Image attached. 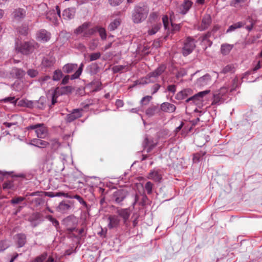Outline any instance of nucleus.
<instances>
[{"instance_id": "obj_24", "label": "nucleus", "mask_w": 262, "mask_h": 262, "mask_svg": "<svg viewBox=\"0 0 262 262\" xmlns=\"http://www.w3.org/2000/svg\"><path fill=\"white\" fill-rule=\"evenodd\" d=\"M148 178L151 179L155 182H160L162 178V175L158 170H152L149 173Z\"/></svg>"}, {"instance_id": "obj_46", "label": "nucleus", "mask_w": 262, "mask_h": 262, "mask_svg": "<svg viewBox=\"0 0 262 262\" xmlns=\"http://www.w3.org/2000/svg\"><path fill=\"white\" fill-rule=\"evenodd\" d=\"M14 187V185L12 181H8L4 183L3 188L4 189H12Z\"/></svg>"}, {"instance_id": "obj_1", "label": "nucleus", "mask_w": 262, "mask_h": 262, "mask_svg": "<svg viewBox=\"0 0 262 262\" xmlns=\"http://www.w3.org/2000/svg\"><path fill=\"white\" fill-rule=\"evenodd\" d=\"M149 8L147 6H136L132 12V19L134 23H140L144 20L148 14Z\"/></svg>"}, {"instance_id": "obj_29", "label": "nucleus", "mask_w": 262, "mask_h": 262, "mask_svg": "<svg viewBox=\"0 0 262 262\" xmlns=\"http://www.w3.org/2000/svg\"><path fill=\"white\" fill-rule=\"evenodd\" d=\"M46 99L44 97H40L38 101L34 102L35 107L43 110L45 107Z\"/></svg>"}, {"instance_id": "obj_54", "label": "nucleus", "mask_w": 262, "mask_h": 262, "mask_svg": "<svg viewBox=\"0 0 262 262\" xmlns=\"http://www.w3.org/2000/svg\"><path fill=\"white\" fill-rule=\"evenodd\" d=\"M228 90V89L226 86H223L220 89V90L217 93L219 95H221V96L223 97L227 93Z\"/></svg>"}, {"instance_id": "obj_49", "label": "nucleus", "mask_w": 262, "mask_h": 262, "mask_svg": "<svg viewBox=\"0 0 262 262\" xmlns=\"http://www.w3.org/2000/svg\"><path fill=\"white\" fill-rule=\"evenodd\" d=\"M166 67L164 65H161L159 66L158 68H157L155 71V73H156L158 76H160L161 75L164 71L165 70Z\"/></svg>"}, {"instance_id": "obj_23", "label": "nucleus", "mask_w": 262, "mask_h": 262, "mask_svg": "<svg viewBox=\"0 0 262 262\" xmlns=\"http://www.w3.org/2000/svg\"><path fill=\"white\" fill-rule=\"evenodd\" d=\"M16 243L18 247H23L26 243V236L24 233H19L16 235Z\"/></svg>"}, {"instance_id": "obj_8", "label": "nucleus", "mask_w": 262, "mask_h": 262, "mask_svg": "<svg viewBox=\"0 0 262 262\" xmlns=\"http://www.w3.org/2000/svg\"><path fill=\"white\" fill-rule=\"evenodd\" d=\"M209 90H205L202 92H200L194 95L189 97L186 100V103H188L190 101H192L193 103L196 104H199L203 100V98L209 93Z\"/></svg>"}, {"instance_id": "obj_40", "label": "nucleus", "mask_w": 262, "mask_h": 262, "mask_svg": "<svg viewBox=\"0 0 262 262\" xmlns=\"http://www.w3.org/2000/svg\"><path fill=\"white\" fill-rule=\"evenodd\" d=\"M89 69L91 74H95L98 72L99 67L96 63H92L90 66Z\"/></svg>"}, {"instance_id": "obj_31", "label": "nucleus", "mask_w": 262, "mask_h": 262, "mask_svg": "<svg viewBox=\"0 0 262 262\" xmlns=\"http://www.w3.org/2000/svg\"><path fill=\"white\" fill-rule=\"evenodd\" d=\"M233 46L229 44L222 45L221 48V53L223 55H227L232 50Z\"/></svg>"}, {"instance_id": "obj_3", "label": "nucleus", "mask_w": 262, "mask_h": 262, "mask_svg": "<svg viewBox=\"0 0 262 262\" xmlns=\"http://www.w3.org/2000/svg\"><path fill=\"white\" fill-rule=\"evenodd\" d=\"M91 23L89 22L84 23L74 30V33L76 35L81 34L83 38H90L95 33V29L89 28Z\"/></svg>"}, {"instance_id": "obj_64", "label": "nucleus", "mask_w": 262, "mask_h": 262, "mask_svg": "<svg viewBox=\"0 0 262 262\" xmlns=\"http://www.w3.org/2000/svg\"><path fill=\"white\" fill-rule=\"evenodd\" d=\"M158 13L154 12L150 14L149 18L150 20H155L158 18Z\"/></svg>"}, {"instance_id": "obj_42", "label": "nucleus", "mask_w": 262, "mask_h": 262, "mask_svg": "<svg viewBox=\"0 0 262 262\" xmlns=\"http://www.w3.org/2000/svg\"><path fill=\"white\" fill-rule=\"evenodd\" d=\"M152 99V97L150 96H146L142 98L140 101V103L142 105H147Z\"/></svg>"}, {"instance_id": "obj_18", "label": "nucleus", "mask_w": 262, "mask_h": 262, "mask_svg": "<svg viewBox=\"0 0 262 262\" xmlns=\"http://www.w3.org/2000/svg\"><path fill=\"white\" fill-rule=\"evenodd\" d=\"M37 39L42 42L48 41L51 37V34L45 30H40L36 34Z\"/></svg>"}, {"instance_id": "obj_38", "label": "nucleus", "mask_w": 262, "mask_h": 262, "mask_svg": "<svg viewBox=\"0 0 262 262\" xmlns=\"http://www.w3.org/2000/svg\"><path fill=\"white\" fill-rule=\"evenodd\" d=\"M62 76V73L60 70H56L54 71L52 79L54 81H58Z\"/></svg>"}, {"instance_id": "obj_15", "label": "nucleus", "mask_w": 262, "mask_h": 262, "mask_svg": "<svg viewBox=\"0 0 262 262\" xmlns=\"http://www.w3.org/2000/svg\"><path fill=\"white\" fill-rule=\"evenodd\" d=\"M212 20L210 14H205L202 18V23L199 27V29L201 31L207 29L211 24Z\"/></svg>"}, {"instance_id": "obj_35", "label": "nucleus", "mask_w": 262, "mask_h": 262, "mask_svg": "<svg viewBox=\"0 0 262 262\" xmlns=\"http://www.w3.org/2000/svg\"><path fill=\"white\" fill-rule=\"evenodd\" d=\"M77 67V64H67L63 67V72L66 73H70L75 69Z\"/></svg>"}, {"instance_id": "obj_50", "label": "nucleus", "mask_w": 262, "mask_h": 262, "mask_svg": "<svg viewBox=\"0 0 262 262\" xmlns=\"http://www.w3.org/2000/svg\"><path fill=\"white\" fill-rule=\"evenodd\" d=\"M47 219L51 221L53 225L56 228L59 226V222L55 218L53 217L51 215H48Z\"/></svg>"}, {"instance_id": "obj_55", "label": "nucleus", "mask_w": 262, "mask_h": 262, "mask_svg": "<svg viewBox=\"0 0 262 262\" xmlns=\"http://www.w3.org/2000/svg\"><path fill=\"white\" fill-rule=\"evenodd\" d=\"M92 83L95 86L94 91H97L101 89V83L99 80L93 81Z\"/></svg>"}, {"instance_id": "obj_2", "label": "nucleus", "mask_w": 262, "mask_h": 262, "mask_svg": "<svg viewBox=\"0 0 262 262\" xmlns=\"http://www.w3.org/2000/svg\"><path fill=\"white\" fill-rule=\"evenodd\" d=\"M37 45V43L34 41H26L20 43L17 42L15 45V49L18 52L27 55L33 52L35 46Z\"/></svg>"}, {"instance_id": "obj_10", "label": "nucleus", "mask_w": 262, "mask_h": 262, "mask_svg": "<svg viewBox=\"0 0 262 262\" xmlns=\"http://www.w3.org/2000/svg\"><path fill=\"white\" fill-rule=\"evenodd\" d=\"M83 111L82 108H77L73 110V112L68 114L66 116V120L67 122H72L76 119L80 118L82 116L81 112Z\"/></svg>"}, {"instance_id": "obj_25", "label": "nucleus", "mask_w": 262, "mask_h": 262, "mask_svg": "<svg viewBox=\"0 0 262 262\" xmlns=\"http://www.w3.org/2000/svg\"><path fill=\"white\" fill-rule=\"evenodd\" d=\"M55 62V59L52 57H44L42 60V64L43 67L49 68L53 66Z\"/></svg>"}, {"instance_id": "obj_32", "label": "nucleus", "mask_w": 262, "mask_h": 262, "mask_svg": "<svg viewBox=\"0 0 262 262\" xmlns=\"http://www.w3.org/2000/svg\"><path fill=\"white\" fill-rule=\"evenodd\" d=\"M120 25V19H116L113 21L111 22L108 26V29L110 31H113L118 28Z\"/></svg>"}, {"instance_id": "obj_58", "label": "nucleus", "mask_w": 262, "mask_h": 262, "mask_svg": "<svg viewBox=\"0 0 262 262\" xmlns=\"http://www.w3.org/2000/svg\"><path fill=\"white\" fill-rule=\"evenodd\" d=\"M125 66H122V65H119V66H114L113 68V71L115 73H117L121 71L125 68Z\"/></svg>"}, {"instance_id": "obj_16", "label": "nucleus", "mask_w": 262, "mask_h": 262, "mask_svg": "<svg viewBox=\"0 0 262 262\" xmlns=\"http://www.w3.org/2000/svg\"><path fill=\"white\" fill-rule=\"evenodd\" d=\"M71 208L72 206L69 203H67L66 201H62L57 207L56 210L62 213H67Z\"/></svg>"}, {"instance_id": "obj_63", "label": "nucleus", "mask_w": 262, "mask_h": 262, "mask_svg": "<svg viewBox=\"0 0 262 262\" xmlns=\"http://www.w3.org/2000/svg\"><path fill=\"white\" fill-rule=\"evenodd\" d=\"M4 101L5 102H10L11 103H16V101L15 100L14 97H9L4 99Z\"/></svg>"}, {"instance_id": "obj_4", "label": "nucleus", "mask_w": 262, "mask_h": 262, "mask_svg": "<svg viewBox=\"0 0 262 262\" xmlns=\"http://www.w3.org/2000/svg\"><path fill=\"white\" fill-rule=\"evenodd\" d=\"M27 130L34 129L38 138H45L48 135V130L43 123L30 125L26 128Z\"/></svg>"}, {"instance_id": "obj_51", "label": "nucleus", "mask_w": 262, "mask_h": 262, "mask_svg": "<svg viewBox=\"0 0 262 262\" xmlns=\"http://www.w3.org/2000/svg\"><path fill=\"white\" fill-rule=\"evenodd\" d=\"M238 78H235L232 80V86L230 89V92L235 91L238 86Z\"/></svg>"}, {"instance_id": "obj_20", "label": "nucleus", "mask_w": 262, "mask_h": 262, "mask_svg": "<svg viewBox=\"0 0 262 262\" xmlns=\"http://www.w3.org/2000/svg\"><path fill=\"white\" fill-rule=\"evenodd\" d=\"M30 144L39 148H44L49 145V143L46 141L39 139H33L31 140Z\"/></svg>"}, {"instance_id": "obj_7", "label": "nucleus", "mask_w": 262, "mask_h": 262, "mask_svg": "<svg viewBox=\"0 0 262 262\" xmlns=\"http://www.w3.org/2000/svg\"><path fill=\"white\" fill-rule=\"evenodd\" d=\"M26 14L27 11L25 9L17 8L13 11L11 18L13 21L19 22L25 18Z\"/></svg>"}, {"instance_id": "obj_57", "label": "nucleus", "mask_w": 262, "mask_h": 262, "mask_svg": "<svg viewBox=\"0 0 262 262\" xmlns=\"http://www.w3.org/2000/svg\"><path fill=\"white\" fill-rule=\"evenodd\" d=\"M73 198L74 199H77L80 203H81V204H82L83 205L86 206V203L85 201H84L83 200V199L79 195H73Z\"/></svg>"}, {"instance_id": "obj_17", "label": "nucleus", "mask_w": 262, "mask_h": 262, "mask_svg": "<svg viewBox=\"0 0 262 262\" xmlns=\"http://www.w3.org/2000/svg\"><path fill=\"white\" fill-rule=\"evenodd\" d=\"M108 220L109 221L108 227L110 229L116 228L119 225L120 220L118 215H110Z\"/></svg>"}, {"instance_id": "obj_41", "label": "nucleus", "mask_w": 262, "mask_h": 262, "mask_svg": "<svg viewBox=\"0 0 262 262\" xmlns=\"http://www.w3.org/2000/svg\"><path fill=\"white\" fill-rule=\"evenodd\" d=\"M18 31L21 34L26 35L28 32V26L26 25H22L18 29Z\"/></svg>"}, {"instance_id": "obj_12", "label": "nucleus", "mask_w": 262, "mask_h": 262, "mask_svg": "<svg viewBox=\"0 0 262 262\" xmlns=\"http://www.w3.org/2000/svg\"><path fill=\"white\" fill-rule=\"evenodd\" d=\"M160 111L161 112L171 113L175 112L176 110V106L171 103L169 102H163L160 106Z\"/></svg>"}, {"instance_id": "obj_44", "label": "nucleus", "mask_w": 262, "mask_h": 262, "mask_svg": "<svg viewBox=\"0 0 262 262\" xmlns=\"http://www.w3.org/2000/svg\"><path fill=\"white\" fill-rule=\"evenodd\" d=\"M25 200V198L21 196H18L13 198L12 200H10V203L12 204H17L19 203L24 201Z\"/></svg>"}, {"instance_id": "obj_11", "label": "nucleus", "mask_w": 262, "mask_h": 262, "mask_svg": "<svg viewBox=\"0 0 262 262\" xmlns=\"http://www.w3.org/2000/svg\"><path fill=\"white\" fill-rule=\"evenodd\" d=\"M160 108L158 105L152 104L145 111V114L148 117H151L156 115H161Z\"/></svg>"}, {"instance_id": "obj_28", "label": "nucleus", "mask_w": 262, "mask_h": 262, "mask_svg": "<svg viewBox=\"0 0 262 262\" xmlns=\"http://www.w3.org/2000/svg\"><path fill=\"white\" fill-rule=\"evenodd\" d=\"M142 146L144 149H145L147 146L153 149L157 146V143H154L152 141H149L147 137H145L142 143Z\"/></svg>"}, {"instance_id": "obj_61", "label": "nucleus", "mask_w": 262, "mask_h": 262, "mask_svg": "<svg viewBox=\"0 0 262 262\" xmlns=\"http://www.w3.org/2000/svg\"><path fill=\"white\" fill-rule=\"evenodd\" d=\"M9 246L6 244V242L5 241H1L0 242V252L3 251L6 249H7Z\"/></svg>"}, {"instance_id": "obj_6", "label": "nucleus", "mask_w": 262, "mask_h": 262, "mask_svg": "<svg viewBox=\"0 0 262 262\" xmlns=\"http://www.w3.org/2000/svg\"><path fill=\"white\" fill-rule=\"evenodd\" d=\"M127 195V191L124 189H118L114 192L112 200L115 203L121 205Z\"/></svg>"}, {"instance_id": "obj_43", "label": "nucleus", "mask_w": 262, "mask_h": 262, "mask_svg": "<svg viewBox=\"0 0 262 262\" xmlns=\"http://www.w3.org/2000/svg\"><path fill=\"white\" fill-rule=\"evenodd\" d=\"M47 257L46 252L43 253L41 255L36 257L32 262H42Z\"/></svg>"}, {"instance_id": "obj_33", "label": "nucleus", "mask_w": 262, "mask_h": 262, "mask_svg": "<svg viewBox=\"0 0 262 262\" xmlns=\"http://www.w3.org/2000/svg\"><path fill=\"white\" fill-rule=\"evenodd\" d=\"M206 154L205 151H200L199 152L194 154L193 157V162L197 163L201 161L202 157Z\"/></svg>"}, {"instance_id": "obj_60", "label": "nucleus", "mask_w": 262, "mask_h": 262, "mask_svg": "<svg viewBox=\"0 0 262 262\" xmlns=\"http://www.w3.org/2000/svg\"><path fill=\"white\" fill-rule=\"evenodd\" d=\"M171 32L174 33V32L179 31L180 29V25H173L172 23H171Z\"/></svg>"}, {"instance_id": "obj_52", "label": "nucleus", "mask_w": 262, "mask_h": 262, "mask_svg": "<svg viewBox=\"0 0 262 262\" xmlns=\"http://www.w3.org/2000/svg\"><path fill=\"white\" fill-rule=\"evenodd\" d=\"M163 23L165 30L169 29L168 18L167 16H164L162 18Z\"/></svg>"}, {"instance_id": "obj_13", "label": "nucleus", "mask_w": 262, "mask_h": 262, "mask_svg": "<svg viewBox=\"0 0 262 262\" xmlns=\"http://www.w3.org/2000/svg\"><path fill=\"white\" fill-rule=\"evenodd\" d=\"M211 80V76L208 74H206L197 79L196 85L198 86H204L210 84Z\"/></svg>"}, {"instance_id": "obj_48", "label": "nucleus", "mask_w": 262, "mask_h": 262, "mask_svg": "<svg viewBox=\"0 0 262 262\" xmlns=\"http://www.w3.org/2000/svg\"><path fill=\"white\" fill-rule=\"evenodd\" d=\"M153 184L150 182H147L145 185V189L147 191L148 194L152 192Z\"/></svg>"}, {"instance_id": "obj_45", "label": "nucleus", "mask_w": 262, "mask_h": 262, "mask_svg": "<svg viewBox=\"0 0 262 262\" xmlns=\"http://www.w3.org/2000/svg\"><path fill=\"white\" fill-rule=\"evenodd\" d=\"M101 57V53L100 52L94 53L90 55V61H92L96 60Z\"/></svg>"}, {"instance_id": "obj_36", "label": "nucleus", "mask_w": 262, "mask_h": 262, "mask_svg": "<svg viewBox=\"0 0 262 262\" xmlns=\"http://www.w3.org/2000/svg\"><path fill=\"white\" fill-rule=\"evenodd\" d=\"M243 26V24L242 22H238L237 23H235L232 25H231L227 30V33L232 32L234 31L235 29L240 28Z\"/></svg>"}, {"instance_id": "obj_27", "label": "nucleus", "mask_w": 262, "mask_h": 262, "mask_svg": "<svg viewBox=\"0 0 262 262\" xmlns=\"http://www.w3.org/2000/svg\"><path fill=\"white\" fill-rule=\"evenodd\" d=\"M95 29V32L97 31L99 32V35L102 40H105L106 38V32L104 28L96 26L93 28Z\"/></svg>"}, {"instance_id": "obj_26", "label": "nucleus", "mask_w": 262, "mask_h": 262, "mask_svg": "<svg viewBox=\"0 0 262 262\" xmlns=\"http://www.w3.org/2000/svg\"><path fill=\"white\" fill-rule=\"evenodd\" d=\"M235 67L233 64H228L223 68L222 70L221 71V73L226 74L228 73H233L235 72Z\"/></svg>"}, {"instance_id": "obj_9", "label": "nucleus", "mask_w": 262, "mask_h": 262, "mask_svg": "<svg viewBox=\"0 0 262 262\" xmlns=\"http://www.w3.org/2000/svg\"><path fill=\"white\" fill-rule=\"evenodd\" d=\"M192 2L189 0H183L178 6V11L181 14H186L192 7Z\"/></svg>"}, {"instance_id": "obj_22", "label": "nucleus", "mask_w": 262, "mask_h": 262, "mask_svg": "<svg viewBox=\"0 0 262 262\" xmlns=\"http://www.w3.org/2000/svg\"><path fill=\"white\" fill-rule=\"evenodd\" d=\"M11 74L17 79H21L24 77L26 74V72L21 69L14 68L11 71Z\"/></svg>"}, {"instance_id": "obj_39", "label": "nucleus", "mask_w": 262, "mask_h": 262, "mask_svg": "<svg viewBox=\"0 0 262 262\" xmlns=\"http://www.w3.org/2000/svg\"><path fill=\"white\" fill-rule=\"evenodd\" d=\"M161 26V24L154 25L152 27L148 30V34L149 35H154L158 31Z\"/></svg>"}, {"instance_id": "obj_30", "label": "nucleus", "mask_w": 262, "mask_h": 262, "mask_svg": "<svg viewBox=\"0 0 262 262\" xmlns=\"http://www.w3.org/2000/svg\"><path fill=\"white\" fill-rule=\"evenodd\" d=\"M224 99L223 98V96L219 95L217 93H216L213 95V100L212 102V105L220 104L224 101Z\"/></svg>"}, {"instance_id": "obj_47", "label": "nucleus", "mask_w": 262, "mask_h": 262, "mask_svg": "<svg viewBox=\"0 0 262 262\" xmlns=\"http://www.w3.org/2000/svg\"><path fill=\"white\" fill-rule=\"evenodd\" d=\"M27 74L32 78L36 77L38 74V72L34 69H29L27 71Z\"/></svg>"}, {"instance_id": "obj_21", "label": "nucleus", "mask_w": 262, "mask_h": 262, "mask_svg": "<svg viewBox=\"0 0 262 262\" xmlns=\"http://www.w3.org/2000/svg\"><path fill=\"white\" fill-rule=\"evenodd\" d=\"M76 12V9L74 8H70L65 9L63 11L62 15L65 19H71L74 18Z\"/></svg>"}, {"instance_id": "obj_37", "label": "nucleus", "mask_w": 262, "mask_h": 262, "mask_svg": "<svg viewBox=\"0 0 262 262\" xmlns=\"http://www.w3.org/2000/svg\"><path fill=\"white\" fill-rule=\"evenodd\" d=\"M73 89L71 86H66L61 88L59 91L60 95H66L72 92Z\"/></svg>"}, {"instance_id": "obj_14", "label": "nucleus", "mask_w": 262, "mask_h": 262, "mask_svg": "<svg viewBox=\"0 0 262 262\" xmlns=\"http://www.w3.org/2000/svg\"><path fill=\"white\" fill-rule=\"evenodd\" d=\"M116 213L118 216L122 218L123 223H126L130 215V210L129 208L117 209Z\"/></svg>"}, {"instance_id": "obj_53", "label": "nucleus", "mask_w": 262, "mask_h": 262, "mask_svg": "<svg viewBox=\"0 0 262 262\" xmlns=\"http://www.w3.org/2000/svg\"><path fill=\"white\" fill-rule=\"evenodd\" d=\"M122 2L123 0H108L109 4L114 7L120 5Z\"/></svg>"}, {"instance_id": "obj_62", "label": "nucleus", "mask_w": 262, "mask_h": 262, "mask_svg": "<svg viewBox=\"0 0 262 262\" xmlns=\"http://www.w3.org/2000/svg\"><path fill=\"white\" fill-rule=\"evenodd\" d=\"M97 47V42L95 40H93L90 43V49L91 50H94Z\"/></svg>"}, {"instance_id": "obj_19", "label": "nucleus", "mask_w": 262, "mask_h": 262, "mask_svg": "<svg viewBox=\"0 0 262 262\" xmlns=\"http://www.w3.org/2000/svg\"><path fill=\"white\" fill-rule=\"evenodd\" d=\"M192 91L190 89H184L177 94L175 98L178 100L185 99L192 94Z\"/></svg>"}, {"instance_id": "obj_59", "label": "nucleus", "mask_w": 262, "mask_h": 262, "mask_svg": "<svg viewBox=\"0 0 262 262\" xmlns=\"http://www.w3.org/2000/svg\"><path fill=\"white\" fill-rule=\"evenodd\" d=\"M212 32H208L207 33L203 35L201 37V41H205L206 39H208V38H209L211 37L212 35Z\"/></svg>"}, {"instance_id": "obj_34", "label": "nucleus", "mask_w": 262, "mask_h": 262, "mask_svg": "<svg viewBox=\"0 0 262 262\" xmlns=\"http://www.w3.org/2000/svg\"><path fill=\"white\" fill-rule=\"evenodd\" d=\"M60 95L58 88L54 90L52 94L51 105H54L57 103V98Z\"/></svg>"}, {"instance_id": "obj_56", "label": "nucleus", "mask_w": 262, "mask_h": 262, "mask_svg": "<svg viewBox=\"0 0 262 262\" xmlns=\"http://www.w3.org/2000/svg\"><path fill=\"white\" fill-rule=\"evenodd\" d=\"M51 79L50 76L48 75H45L42 77H39L38 79V81L41 83V84H43L46 81L50 80Z\"/></svg>"}, {"instance_id": "obj_5", "label": "nucleus", "mask_w": 262, "mask_h": 262, "mask_svg": "<svg viewBox=\"0 0 262 262\" xmlns=\"http://www.w3.org/2000/svg\"><path fill=\"white\" fill-rule=\"evenodd\" d=\"M195 42L194 39L188 37L184 43L182 53L184 56H187L192 52L195 48Z\"/></svg>"}]
</instances>
